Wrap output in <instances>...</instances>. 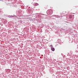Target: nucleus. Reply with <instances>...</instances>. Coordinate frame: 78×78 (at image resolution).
Instances as JSON below:
<instances>
[{"mask_svg":"<svg viewBox=\"0 0 78 78\" xmlns=\"http://www.w3.org/2000/svg\"><path fill=\"white\" fill-rule=\"evenodd\" d=\"M38 5V3H35L34 5V6H37Z\"/></svg>","mask_w":78,"mask_h":78,"instance_id":"nucleus-3","label":"nucleus"},{"mask_svg":"<svg viewBox=\"0 0 78 78\" xmlns=\"http://www.w3.org/2000/svg\"><path fill=\"white\" fill-rule=\"evenodd\" d=\"M70 19H72V16L71 15H70L69 16Z\"/></svg>","mask_w":78,"mask_h":78,"instance_id":"nucleus-4","label":"nucleus"},{"mask_svg":"<svg viewBox=\"0 0 78 78\" xmlns=\"http://www.w3.org/2000/svg\"><path fill=\"white\" fill-rule=\"evenodd\" d=\"M49 14V15H50L51 14H52L53 13V11L51 10H49L48 11Z\"/></svg>","mask_w":78,"mask_h":78,"instance_id":"nucleus-1","label":"nucleus"},{"mask_svg":"<svg viewBox=\"0 0 78 78\" xmlns=\"http://www.w3.org/2000/svg\"><path fill=\"white\" fill-rule=\"evenodd\" d=\"M51 50H52V51H54L55 50V48H51Z\"/></svg>","mask_w":78,"mask_h":78,"instance_id":"nucleus-2","label":"nucleus"}]
</instances>
